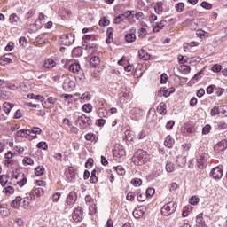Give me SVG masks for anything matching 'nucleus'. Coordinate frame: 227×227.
Here are the masks:
<instances>
[{"label": "nucleus", "instance_id": "35", "mask_svg": "<svg viewBox=\"0 0 227 227\" xmlns=\"http://www.w3.org/2000/svg\"><path fill=\"white\" fill-rule=\"evenodd\" d=\"M81 102H89V100H91V94L90 92H85L81 95L80 97Z\"/></svg>", "mask_w": 227, "mask_h": 227}, {"label": "nucleus", "instance_id": "26", "mask_svg": "<svg viewBox=\"0 0 227 227\" xmlns=\"http://www.w3.org/2000/svg\"><path fill=\"white\" fill-rule=\"evenodd\" d=\"M138 56L140 59H143L144 61L150 59V54H148V52L143 49L138 51Z\"/></svg>", "mask_w": 227, "mask_h": 227}, {"label": "nucleus", "instance_id": "59", "mask_svg": "<svg viewBox=\"0 0 227 227\" xmlns=\"http://www.w3.org/2000/svg\"><path fill=\"white\" fill-rule=\"evenodd\" d=\"M211 129L212 127L210 126V124H207L202 129V134H208Z\"/></svg>", "mask_w": 227, "mask_h": 227}, {"label": "nucleus", "instance_id": "28", "mask_svg": "<svg viewBox=\"0 0 227 227\" xmlns=\"http://www.w3.org/2000/svg\"><path fill=\"white\" fill-rule=\"evenodd\" d=\"M176 168L175 167V163L168 161L165 166V169L167 173H173Z\"/></svg>", "mask_w": 227, "mask_h": 227}, {"label": "nucleus", "instance_id": "64", "mask_svg": "<svg viewBox=\"0 0 227 227\" xmlns=\"http://www.w3.org/2000/svg\"><path fill=\"white\" fill-rule=\"evenodd\" d=\"M221 69H222V67H221V65H219V64L214 65V66L212 67L213 72H216V73H217V72H220Z\"/></svg>", "mask_w": 227, "mask_h": 227}, {"label": "nucleus", "instance_id": "31", "mask_svg": "<svg viewBox=\"0 0 227 227\" xmlns=\"http://www.w3.org/2000/svg\"><path fill=\"white\" fill-rule=\"evenodd\" d=\"M6 160L5 164H12L13 162V153L12 151H8L7 153L4 155Z\"/></svg>", "mask_w": 227, "mask_h": 227}, {"label": "nucleus", "instance_id": "3", "mask_svg": "<svg viewBox=\"0 0 227 227\" xmlns=\"http://www.w3.org/2000/svg\"><path fill=\"white\" fill-rule=\"evenodd\" d=\"M75 42L74 34H67L61 36L59 43L61 45L70 46Z\"/></svg>", "mask_w": 227, "mask_h": 227}, {"label": "nucleus", "instance_id": "19", "mask_svg": "<svg viewBox=\"0 0 227 227\" xmlns=\"http://www.w3.org/2000/svg\"><path fill=\"white\" fill-rule=\"evenodd\" d=\"M16 136L18 137H27V136H31V129H20L17 131Z\"/></svg>", "mask_w": 227, "mask_h": 227}, {"label": "nucleus", "instance_id": "43", "mask_svg": "<svg viewBox=\"0 0 227 227\" xmlns=\"http://www.w3.org/2000/svg\"><path fill=\"white\" fill-rule=\"evenodd\" d=\"M131 184L134 187H141V185H143V181L140 178H135L131 181Z\"/></svg>", "mask_w": 227, "mask_h": 227}, {"label": "nucleus", "instance_id": "63", "mask_svg": "<svg viewBox=\"0 0 227 227\" xmlns=\"http://www.w3.org/2000/svg\"><path fill=\"white\" fill-rule=\"evenodd\" d=\"M161 84H166L168 82V74H162L160 78Z\"/></svg>", "mask_w": 227, "mask_h": 227}, {"label": "nucleus", "instance_id": "36", "mask_svg": "<svg viewBox=\"0 0 227 227\" xmlns=\"http://www.w3.org/2000/svg\"><path fill=\"white\" fill-rule=\"evenodd\" d=\"M196 225L207 226V224L205 223V220L203 219V214H199L196 218Z\"/></svg>", "mask_w": 227, "mask_h": 227}, {"label": "nucleus", "instance_id": "58", "mask_svg": "<svg viewBox=\"0 0 227 227\" xmlns=\"http://www.w3.org/2000/svg\"><path fill=\"white\" fill-rule=\"evenodd\" d=\"M218 129H219L220 130H226V129H227V123L224 122V121H220V122H218Z\"/></svg>", "mask_w": 227, "mask_h": 227}, {"label": "nucleus", "instance_id": "60", "mask_svg": "<svg viewBox=\"0 0 227 227\" xmlns=\"http://www.w3.org/2000/svg\"><path fill=\"white\" fill-rule=\"evenodd\" d=\"M155 20H157V15L155 13H151L149 16V21L151 24H154Z\"/></svg>", "mask_w": 227, "mask_h": 227}, {"label": "nucleus", "instance_id": "42", "mask_svg": "<svg viewBox=\"0 0 227 227\" xmlns=\"http://www.w3.org/2000/svg\"><path fill=\"white\" fill-rule=\"evenodd\" d=\"M114 169L121 176H123V175H125V168H123V167H121V166L114 167Z\"/></svg>", "mask_w": 227, "mask_h": 227}, {"label": "nucleus", "instance_id": "55", "mask_svg": "<svg viewBox=\"0 0 227 227\" xmlns=\"http://www.w3.org/2000/svg\"><path fill=\"white\" fill-rule=\"evenodd\" d=\"M221 111L219 110V107L214 106L211 110V116H217Z\"/></svg>", "mask_w": 227, "mask_h": 227}, {"label": "nucleus", "instance_id": "6", "mask_svg": "<svg viewBox=\"0 0 227 227\" xmlns=\"http://www.w3.org/2000/svg\"><path fill=\"white\" fill-rule=\"evenodd\" d=\"M208 160V154L201 153L197 156V166L200 169H203L207 166V160Z\"/></svg>", "mask_w": 227, "mask_h": 227}, {"label": "nucleus", "instance_id": "47", "mask_svg": "<svg viewBox=\"0 0 227 227\" xmlns=\"http://www.w3.org/2000/svg\"><path fill=\"white\" fill-rule=\"evenodd\" d=\"M184 8H185V4L184 3H178L176 4V10L178 13H182V12H184Z\"/></svg>", "mask_w": 227, "mask_h": 227}, {"label": "nucleus", "instance_id": "34", "mask_svg": "<svg viewBox=\"0 0 227 227\" xmlns=\"http://www.w3.org/2000/svg\"><path fill=\"white\" fill-rule=\"evenodd\" d=\"M157 112L160 113V114H166V103H160L157 106Z\"/></svg>", "mask_w": 227, "mask_h": 227}, {"label": "nucleus", "instance_id": "32", "mask_svg": "<svg viewBox=\"0 0 227 227\" xmlns=\"http://www.w3.org/2000/svg\"><path fill=\"white\" fill-rule=\"evenodd\" d=\"M81 70V65L78 63L71 64L69 66V72H73L74 74L79 72Z\"/></svg>", "mask_w": 227, "mask_h": 227}, {"label": "nucleus", "instance_id": "49", "mask_svg": "<svg viewBox=\"0 0 227 227\" xmlns=\"http://www.w3.org/2000/svg\"><path fill=\"white\" fill-rule=\"evenodd\" d=\"M189 203L191 205H196L197 203H200V198H198V196H192L190 198Z\"/></svg>", "mask_w": 227, "mask_h": 227}, {"label": "nucleus", "instance_id": "54", "mask_svg": "<svg viewBox=\"0 0 227 227\" xmlns=\"http://www.w3.org/2000/svg\"><path fill=\"white\" fill-rule=\"evenodd\" d=\"M147 31L145 28L138 29V36L139 38H145L146 36Z\"/></svg>", "mask_w": 227, "mask_h": 227}, {"label": "nucleus", "instance_id": "21", "mask_svg": "<svg viewBox=\"0 0 227 227\" xmlns=\"http://www.w3.org/2000/svg\"><path fill=\"white\" fill-rule=\"evenodd\" d=\"M15 107L14 104L9 103V102H4L3 104V109L6 114H10V111Z\"/></svg>", "mask_w": 227, "mask_h": 227}, {"label": "nucleus", "instance_id": "24", "mask_svg": "<svg viewBox=\"0 0 227 227\" xmlns=\"http://www.w3.org/2000/svg\"><path fill=\"white\" fill-rule=\"evenodd\" d=\"M31 201H33V199H31V195L30 197H24L23 204L21 207L26 209L29 208V207H31Z\"/></svg>", "mask_w": 227, "mask_h": 227}, {"label": "nucleus", "instance_id": "30", "mask_svg": "<svg viewBox=\"0 0 227 227\" xmlns=\"http://www.w3.org/2000/svg\"><path fill=\"white\" fill-rule=\"evenodd\" d=\"M72 169L73 168H69V171L66 172V176L69 182H74V180H75V172L73 171L70 173V171H72Z\"/></svg>", "mask_w": 227, "mask_h": 227}, {"label": "nucleus", "instance_id": "12", "mask_svg": "<svg viewBox=\"0 0 227 227\" xmlns=\"http://www.w3.org/2000/svg\"><path fill=\"white\" fill-rule=\"evenodd\" d=\"M14 178L17 180L19 187H24V185L27 184V178L24 176V174H18Z\"/></svg>", "mask_w": 227, "mask_h": 227}, {"label": "nucleus", "instance_id": "10", "mask_svg": "<svg viewBox=\"0 0 227 227\" xmlns=\"http://www.w3.org/2000/svg\"><path fill=\"white\" fill-rule=\"evenodd\" d=\"M41 196H43V189L42 188H35L30 192V197L33 201H35V200H38Z\"/></svg>", "mask_w": 227, "mask_h": 227}, {"label": "nucleus", "instance_id": "29", "mask_svg": "<svg viewBox=\"0 0 227 227\" xmlns=\"http://www.w3.org/2000/svg\"><path fill=\"white\" fill-rule=\"evenodd\" d=\"M90 64L91 67H98L100 65V58L94 56L90 59Z\"/></svg>", "mask_w": 227, "mask_h": 227}, {"label": "nucleus", "instance_id": "50", "mask_svg": "<svg viewBox=\"0 0 227 227\" xmlns=\"http://www.w3.org/2000/svg\"><path fill=\"white\" fill-rule=\"evenodd\" d=\"M153 194H155V189L153 188H148L146 190V192H145V196L147 198H152V196H153Z\"/></svg>", "mask_w": 227, "mask_h": 227}, {"label": "nucleus", "instance_id": "13", "mask_svg": "<svg viewBox=\"0 0 227 227\" xmlns=\"http://www.w3.org/2000/svg\"><path fill=\"white\" fill-rule=\"evenodd\" d=\"M145 212H146V208L139 207L133 211V216L135 217V219H140V217H143L145 215Z\"/></svg>", "mask_w": 227, "mask_h": 227}, {"label": "nucleus", "instance_id": "1", "mask_svg": "<svg viewBox=\"0 0 227 227\" xmlns=\"http://www.w3.org/2000/svg\"><path fill=\"white\" fill-rule=\"evenodd\" d=\"M148 160H150V154L143 149H138L132 158V162L135 166H143V164H146Z\"/></svg>", "mask_w": 227, "mask_h": 227}, {"label": "nucleus", "instance_id": "51", "mask_svg": "<svg viewBox=\"0 0 227 227\" xmlns=\"http://www.w3.org/2000/svg\"><path fill=\"white\" fill-rule=\"evenodd\" d=\"M200 6L204 8L205 10H212V4L207 2H202Z\"/></svg>", "mask_w": 227, "mask_h": 227}, {"label": "nucleus", "instance_id": "9", "mask_svg": "<svg viewBox=\"0 0 227 227\" xmlns=\"http://www.w3.org/2000/svg\"><path fill=\"white\" fill-rule=\"evenodd\" d=\"M211 176L215 180H221L223 178V168L215 167L211 171Z\"/></svg>", "mask_w": 227, "mask_h": 227}, {"label": "nucleus", "instance_id": "16", "mask_svg": "<svg viewBox=\"0 0 227 227\" xmlns=\"http://www.w3.org/2000/svg\"><path fill=\"white\" fill-rule=\"evenodd\" d=\"M75 201H77V193L75 192H70L67 198V205H74Z\"/></svg>", "mask_w": 227, "mask_h": 227}, {"label": "nucleus", "instance_id": "4", "mask_svg": "<svg viewBox=\"0 0 227 227\" xmlns=\"http://www.w3.org/2000/svg\"><path fill=\"white\" fill-rule=\"evenodd\" d=\"M62 88L64 91H74L75 89V82L69 77H65Z\"/></svg>", "mask_w": 227, "mask_h": 227}, {"label": "nucleus", "instance_id": "27", "mask_svg": "<svg viewBox=\"0 0 227 227\" xmlns=\"http://www.w3.org/2000/svg\"><path fill=\"white\" fill-rule=\"evenodd\" d=\"M44 68H54L56 62L52 59H48L43 64Z\"/></svg>", "mask_w": 227, "mask_h": 227}, {"label": "nucleus", "instance_id": "53", "mask_svg": "<svg viewBox=\"0 0 227 227\" xmlns=\"http://www.w3.org/2000/svg\"><path fill=\"white\" fill-rule=\"evenodd\" d=\"M37 148H41L42 150H47V148H49V145L45 142H39L37 144Z\"/></svg>", "mask_w": 227, "mask_h": 227}, {"label": "nucleus", "instance_id": "25", "mask_svg": "<svg viewBox=\"0 0 227 227\" xmlns=\"http://www.w3.org/2000/svg\"><path fill=\"white\" fill-rule=\"evenodd\" d=\"M114 33V28L108 27L106 30V43H111L113 42V34Z\"/></svg>", "mask_w": 227, "mask_h": 227}, {"label": "nucleus", "instance_id": "62", "mask_svg": "<svg viewBox=\"0 0 227 227\" xmlns=\"http://www.w3.org/2000/svg\"><path fill=\"white\" fill-rule=\"evenodd\" d=\"M203 74V70H200L198 74H196L192 80L193 81H200L201 79V74Z\"/></svg>", "mask_w": 227, "mask_h": 227}, {"label": "nucleus", "instance_id": "44", "mask_svg": "<svg viewBox=\"0 0 227 227\" xmlns=\"http://www.w3.org/2000/svg\"><path fill=\"white\" fill-rule=\"evenodd\" d=\"M0 184L3 187H4V185L8 184V176L6 175L0 176Z\"/></svg>", "mask_w": 227, "mask_h": 227}, {"label": "nucleus", "instance_id": "7", "mask_svg": "<svg viewBox=\"0 0 227 227\" xmlns=\"http://www.w3.org/2000/svg\"><path fill=\"white\" fill-rule=\"evenodd\" d=\"M14 59L15 57L13 56V54L7 53L0 59V65H8L9 63H13Z\"/></svg>", "mask_w": 227, "mask_h": 227}, {"label": "nucleus", "instance_id": "11", "mask_svg": "<svg viewBox=\"0 0 227 227\" xmlns=\"http://www.w3.org/2000/svg\"><path fill=\"white\" fill-rule=\"evenodd\" d=\"M73 219L75 223H79L82 220V207H78L74 209L73 213Z\"/></svg>", "mask_w": 227, "mask_h": 227}, {"label": "nucleus", "instance_id": "52", "mask_svg": "<svg viewBox=\"0 0 227 227\" xmlns=\"http://www.w3.org/2000/svg\"><path fill=\"white\" fill-rule=\"evenodd\" d=\"M135 198L136 194L132 192H129L126 196V200H128V201H134Z\"/></svg>", "mask_w": 227, "mask_h": 227}, {"label": "nucleus", "instance_id": "46", "mask_svg": "<svg viewBox=\"0 0 227 227\" xmlns=\"http://www.w3.org/2000/svg\"><path fill=\"white\" fill-rule=\"evenodd\" d=\"M181 72H183V74H190L191 73V67L187 66V65H183L180 67Z\"/></svg>", "mask_w": 227, "mask_h": 227}, {"label": "nucleus", "instance_id": "5", "mask_svg": "<svg viewBox=\"0 0 227 227\" xmlns=\"http://www.w3.org/2000/svg\"><path fill=\"white\" fill-rule=\"evenodd\" d=\"M78 123L81 129H86L91 125V119L84 114L78 118Z\"/></svg>", "mask_w": 227, "mask_h": 227}, {"label": "nucleus", "instance_id": "37", "mask_svg": "<svg viewBox=\"0 0 227 227\" xmlns=\"http://www.w3.org/2000/svg\"><path fill=\"white\" fill-rule=\"evenodd\" d=\"M72 55L74 58H79L82 56V49H81V47L74 48L72 51Z\"/></svg>", "mask_w": 227, "mask_h": 227}, {"label": "nucleus", "instance_id": "45", "mask_svg": "<svg viewBox=\"0 0 227 227\" xmlns=\"http://www.w3.org/2000/svg\"><path fill=\"white\" fill-rule=\"evenodd\" d=\"M123 155H125V150H119L114 153L115 159H121V157H123Z\"/></svg>", "mask_w": 227, "mask_h": 227}, {"label": "nucleus", "instance_id": "48", "mask_svg": "<svg viewBox=\"0 0 227 227\" xmlns=\"http://www.w3.org/2000/svg\"><path fill=\"white\" fill-rule=\"evenodd\" d=\"M27 98L30 99H35V100H43V97L40 96V95H35V94H28Z\"/></svg>", "mask_w": 227, "mask_h": 227}, {"label": "nucleus", "instance_id": "56", "mask_svg": "<svg viewBox=\"0 0 227 227\" xmlns=\"http://www.w3.org/2000/svg\"><path fill=\"white\" fill-rule=\"evenodd\" d=\"M23 163H24V164H27L28 166H33L34 161H33V159L28 158V157H25V158L23 159Z\"/></svg>", "mask_w": 227, "mask_h": 227}, {"label": "nucleus", "instance_id": "23", "mask_svg": "<svg viewBox=\"0 0 227 227\" xmlns=\"http://www.w3.org/2000/svg\"><path fill=\"white\" fill-rule=\"evenodd\" d=\"M164 145L167 148H173V145H175V140L173 139V137H171V136L168 135L165 138Z\"/></svg>", "mask_w": 227, "mask_h": 227}, {"label": "nucleus", "instance_id": "2", "mask_svg": "<svg viewBox=\"0 0 227 227\" xmlns=\"http://www.w3.org/2000/svg\"><path fill=\"white\" fill-rule=\"evenodd\" d=\"M176 210V204L173 201H170L165 204L161 208L162 215H171Z\"/></svg>", "mask_w": 227, "mask_h": 227}, {"label": "nucleus", "instance_id": "41", "mask_svg": "<svg viewBox=\"0 0 227 227\" xmlns=\"http://www.w3.org/2000/svg\"><path fill=\"white\" fill-rule=\"evenodd\" d=\"M110 23H111V21H109V20L106 17L101 18V20H99V26L101 27H104L106 26H109Z\"/></svg>", "mask_w": 227, "mask_h": 227}, {"label": "nucleus", "instance_id": "22", "mask_svg": "<svg viewBox=\"0 0 227 227\" xmlns=\"http://www.w3.org/2000/svg\"><path fill=\"white\" fill-rule=\"evenodd\" d=\"M176 162L179 168H184L187 164V158L185 156H178L176 160Z\"/></svg>", "mask_w": 227, "mask_h": 227}, {"label": "nucleus", "instance_id": "14", "mask_svg": "<svg viewBox=\"0 0 227 227\" xmlns=\"http://www.w3.org/2000/svg\"><path fill=\"white\" fill-rule=\"evenodd\" d=\"M125 40L128 43H132V42H136V28H131L130 33L125 35Z\"/></svg>", "mask_w": 227, "mask_h": 227}, {"label": "nucleus", "instance_id": "39", "mask_svg": "<svg viewBox=\"0 0 227 227\" xmlns=\"http://www.w3.org/2000/svg\"><path fill=\"white\" fill-rule=\"evenodd\" d=\"M43 173H45V168H43V166H38L35 169V174L36 175V176H42V175H43Z\"/></svg>", "mask_w": 227, "mask_h": 227}, {"label": "nucleus", "instance_id": "33", "mask_svg": "<svg viewBox=\"0 0 227 227\" xmlns=\"http://www.w3.org/2000/svg\"><path fill=\"white\" fill-rule=\"evenodd\" d=\"M162 5H163L162 2H158L154 5V11L156 12V13H158V15H161L162 12H164Z\"/></svg>", "mask_w": 227, "mask_h": 227}, {"label": "nucleus", "instance_id": "38", "mask_svg": "<svg viewBox=\"0 0 227 227\" xmlns=\"http://www.w3.org/2000/svg\"><path fill=\"white\" fill-rule=\"evenodd\" d=\"M3 192H4V194H6V196H12V194H13V192H15V189L13 188V186H7V187L4 188Z\"/></svg>", "mask_w": 227, "mask_h": 227}, {"label": "nucleus", "instance_id": "40", "mask_svg": "<svg viewBox=\"0 0 227 227\" xmlns=\"http://www.w3.org/2000/svg\"><path fill=\"white\" fill-rule=\"evenodd\" d=\"M82 110L84 111V113H91V111H93V106H91L90 103H87L82 106Z\"/></svg>", "mask_w": 227, "mask_h": 227}, {"label": "nucleus", "instance_id": "17", "mask_svg": "<svg viewBox=\"0 0 227 227\" xmlns=\"http://www.w3.org/2000/svg\"><path fill=\"white\" fill-rule=\"evenodd\" d=\"M165 26H166V20H164L160 22H157L156 25L153 26V33H159L160 29H164Z\"/></svg>", "mask_w": 227, "mask_h": 227}, {"label": "nucleus", "instance_id": "61", "mask_svg": "<svg viewBox=\"0 0 227 227\" xmlns=\"http://www.w3.org/2000/svg\"><path fill=\"white\" fill-rule=\"evenodd\" d=\"M132 17L139 20V19H143V17H145V14L142 12H138L133 14Z\"/></svg>", "mask_w": 227, "mask_h": 227}, {"label": "nucleus", "instance_id": "18", "mask_svg": "<svg viewBox=\"0 0 227 227\" xmlns=\"http://www.w3.org/2000/svg\"><path fill=\"white\" fill-rule=\"evenodd\" d=\"M43 20H45V14L39 13L38 20H35V29H40L43 26Z\"/></svg>", "mask_w": 227, "mask_h": 227}, {"label": "nucleus", "instance_id": "15", "mask_svg": "<svg viewBox=\"0 0 227 227\" xmlns=\"http://www.w3.org/2000/svg\"><path fill=\"white\" fill-rule=\"evenodd\" d=\"M9 22L12 24V26H19V23L20 22V17H19L17 13H12L9 16Z\"/></svg>", "mask_w": 227, "mask_h": 227}, {"label": "nucleus", "instance_id": "20", "mask_svg": "<svg viewBox=\"0 0 227 227\" xmlns=\"http://www.w3.org/2000/svg\"><path fill=\"white\" fill-rule=\"evenodd\" d=\"M20 205H22V197L20 196L16 197L11 203V207H12V208H19Z\"/></svg>", "mask_w": 227, "mask_h": 227}, {"label": "nucleus", "instance_id": "8", "mask_svg": "<svg viewBox=\"0 0 227 227\" xmlns=\"http://www.w3.org/2000/svg\"><path fill=\"white\" fill-rule=\"evenodd\" d=\"M226 148H227V140L224 139L215 145V153H223V152H224Z\"/></svg>", "mask_w": 227, "mask_h": 227}, {"label": "nucleus", "instance_id": "57", "mask_svg": "<svg viewBox=\"0 0 227 227\" xmlns=\"http://www.w3.org/2000/svg\"><path fill=\"white\" fill-rule=\"evenodd\" d=\"M187 57L185 56H182V55H179L178 56V62L181 64V65H184V63H187Z\"/></svg>", "mask_w": 227, "mask_h": 227}]
</instances>
